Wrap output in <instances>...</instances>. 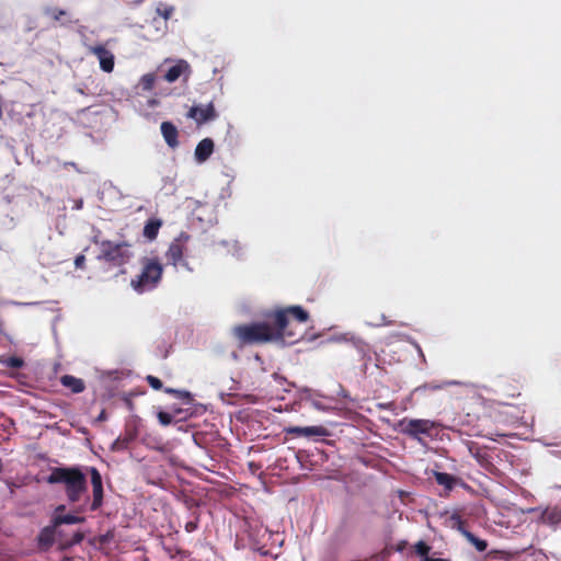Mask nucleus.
<instances>
[{"mask_svg":"<svg viewBox=\"0 0 561 561\" xmlns=\"http://www.w3.org/2000/svg\"><path fill=\"white\" fill-rule=\"evenodd\" d=\"M191 236L184 231H182L176 238L172 240L169 244L168 250L164 253L167 263L172 265L173 267H178L179 265H183L185 267L188 266V263L184 259V253L186 252V244L190 241Z\"/></svg>","mask_w":561,"mask_h":561,"instance_id":"5","label":"nucleus"},{"mask_svg":"<svg viewBox=\"0 0 561 561\" xmlns=\"http://www.w3.org/2000/svg\"><path fill=\"white\" fill-rule=\"evenodd\" d=\"M267 319L270 322L237 325L233 329V335L241 345L264 344L272 341L294 344L302 336V333L296 330L294 322L307 323L309 313L300 306H290L268 313Z\"/></svg>","mask_w":561,"mask_h":561,"instance_id":"1","label":"nucleus"},{"mask_svg":"<svg viewBox=\"0 0 561 561\" xmlns=\"http://www.w3.org/2000/svg\"><path fill=\"white\" fill-rule=\"evenodd\" d=\"M23 359L16 356H12L8 360V366L11 368H21L23 366Z\"/></svg>","mask_w":561,"mask_h":561,"instance_id":"31","label":"nucleus"},{"mask_svg":"<svg viewBox=\"0 0 561 561\" xmlns=\"http://www.w3.org/2000/svg\"><path fill=\"white\" fill-rule=\"evenodd\" d=\"M83 539V535L81 533H76L73 535V537L68 540L65 545L67 546H72V545H77V543H80Z\"/></svg>","mask_w":561,"mask_h":561,"instance_id":"33","label":"nucleus"},{"mask_svg":"<svg viewBox=\"0 0 561 561\" xmlns=\"http://www.w3.org/2000/svg\"><path fill=\"white\" fill-rule=\"evenodd\" d=\"M156 76L153 73H146L140 78V87L144 91H151L154 87Z\"/></svg>","mask_w":561,"mask_h":561,"instance_id":"25","label":"nucleus"},{"mask_svg":"<svg viewBox=\"0 0 561 561\" xmlns=\"http://www.w3.org/2000/svg\"><path fill=\"white\" fill-rule=\"evenodd\" d=\"M91 54H93L100 62V68L104 72H112L115 66V57L111 50L102 45L90 47Z\"/></svg>","mask_w":561,"mask_h":561,"instance_id":"11","label":"nucleus"},{"mask_svg":"<svg viewBox=\"0 0 561 561\" xmlns=\"http://www.w3.org/2000/svg\"><path fill=\"white\" fill-rule=\"evenodd\" d=\"M146 380L149 383V386L154 390H161L163 387L162 381L156 376L148 375L146 377Z\"/></svg>","mask_w":561,"mask_h":561,"instance_id":"30","label":"nucleus"},{"mask_svg":"<svg viewBox=\"0 0 561 561\" xmlns=\"http://www.w3.org/2000/svg\"><path fill=\"white\" fill-rule=\"evenodd\" d=\"M284 432L287 435H291L295 437L305 436V437H311V436H320L325 437L330 435V432L327 427L322 425H316V426H289L285 427Z\"/></svg>","mask_w":561,"mask_h":561,"instance_id":"10","label":"nucleus"},{"mask_svg":"<svg viewBox=\"0 0 561 561\" xmlns=\"http://www.w3.org/2000/svg\"><path fill=\"white\" fill-rule=\"evenodd\" d=\"M3 471V462H2V459L0 458V473Z\"/></svg>","mask_w":561,"mask_h":561,"instance_id":"40","label":"nucleus"},{"mask_svg":"<svg viewBox=\"0 0 561 561\" xmlns=\"http://www.w3.org/2000/svg\"><path fill=\"white\" fill-rule=\"evenodd\" d=\"M163 274V265L158 257H144L141 272L131 279L130 285L137 293L151 290L158 286Z\"/></svg>","mask_w":561,"mask_h":561,"instance_id":"3","label":"nucleus"},{"mask_svg":"<svg viewBox=\"0 0 561 561\" xmlns=\"http://www.w3.org/2000/svg\"><path fill=\"white\" fill-rule=\"evenodd\" d=\"M89 472L91 476V485H92V501L90 503L89 510L91 512H95L103 505L104 499V490L102 476L100 471L95 467H90Z\"/></svg>","mask_w":561,"mask_h":561,"instance_id":"6","label":"nucleus"},{"mask_svg":"<svg viewBox=\"0 0 561 561\" xmlns=\"http://www.w3.org/2000/svg\"><path fill=\"white\" fill-rule=\"evenodd\" d=\"M191 72L192 70L190 64L184 59H180L176 61L175 65L168 69L163 78L165 81L172 83L183 76L184 80L187 81V79L191 76Z\"/></svg>","mask_w":561,"mask_h":561,"instance_id":"12","label":"nucleus"},{"mask_svg":"<svg viewBox=\"0 0 561 561\" xmlns=\"http://www.w3.org/2000/svg\"><path fill=\"white\" fill-rule=\"evenodd\" d=\"M161 225L162 222L159 219H149L144 227V237L150 241L154 240L159 233Z\"/></svg>","mask_w":561,"mask_h":561,"instance_id":"22","label":"nucleus"},{"mask_svg":"<svg viewBox=\"0 0 561 561\" xmlns=\"http://www.w3.org/2000/svg\"><path fill=\"white\" fill-rule=\"evenodd\" d=\"M50 484H62L67 500L71 504L80 502L87 494V477L78 467L54 468L47 478Z\"/></svg>","mask_w":561,"mask_h":561,"instance_id":"2","label":"nucleus"},{"mask_svg":"<svg viewBox=\"0 0 561 561\" xmlns=\"http://www.w3.org/2000/svg\"><path fill=\"white\" fill-rule=\"evenodd\" d=\"M113 539H114V533L112 530H108V531H106V534H103V535H100L99 537H96L95 540L100 546H104V545L110 543Z\"/></svg>","mask_w":561,"mask_h":561,"instance_id":"29","label":"nucleus"},{"mask_svg":"<svg viewBox=\"0 0 561 561\" xmlns=\"http://www.w3.org/2000/svg\"><path fill=\"white\" fill-rule=\"evenodd\" d=\"M467 447L469 454L477 460V462L482 468H484L485 470H491L494 467L490 449L486 446H481L474 442H468Z\"/></svg>","mask_w":561,"mask_h":561,"instance_id":"9","label":"nucleus"},{"mask_svg":"<svg viewBox=\"0 0 561 561\" xmlns=\"http://www.w3.org/2000/svg\"><path fill=\"white\" fill-rule=\"evenodd\" d=\"M137 430L135 427H126L123 435L118 436L112 444L111 449L113 451L126 450L130 443L137 437Z\"/></svg>","mask_w":561,"mask_h":561,"instance_id":"14","label":"nucleus"},{"mask_svg":"<svg viewBox=\"0 0 561 561\" xmlns=\"http://www.w3.org/2000/svg\"><path fill=\"white\" fill-rule=\"evenodd\" d=\"M423 561H449V560L440 559V558H430V557H426L425 559H423Z\"/></svg>","mask_w":561,"mask_h":561,"instance_id":"37","label":"nucleus"},{"mask_svg":"<svg viewBox=\"0 0 561 561\" xmlns=\"http://www.w3.org/2000/svg\"><path fill=\"white\" fill-rule=\"evenodd\" d=\"M457 529L466 537V539L476 547L479 552H483L488 548V542L483 539L478 538L472 533L465 528L463 522L460 517H457Z\"/></svg>","mask_w":561,"mask_h":561,"instance_id":"18","label":"nucleus"},{"mask_svg":"<svg viewBox=\"0 0 561 561\" xmlns=\"http://www.w3.org/2000/svg\"><path fill=\"white\" fill-rule=\"evenodd\" d=\"M75 265L77 268H84L85 266V256L83 254H79L75 259Z\"/></svg>","mask_w":561,"mask_h":561,"instance_id":"34","label":"nucleus"},{"mask_svg":"<svg viewBox=\"0 0 561 561\" xmlns=\"http://www.w3.org/2000/svg\"><path fill=\"white\" fill-rule=\"evenodd\" d=\"M214 141L210 138L202 139L195 148V159L198 162H205L214 152Z\"/></svg>","mask_w":561,"mask_h":561,"instance_id":"16","label":"nucleus"},{"mask_svg":"<svg viewBox=\"0 0 561 561\" xmlns=\"http://www.w3.org/2000/svg\"><path fill=\"white\" fill-rule=\"evenodd\" d=\"M186 116L196 122V124L203 125L208 122L215 121L218 117V113L215 110L214 103L209 102L206 105H193Z\"/></svg>","mask_w":561,"mask_h":561,"instance_id":"7","label":"nucleus"},{"mask_svg":"<svg viewBox=\"0 0 561 561\" xmlns=\"http://www.w3.org/2000/svg\"><path fill=\"white\" fill-rule=\"evenodd\" d=\"M436 426V423L425 419H413L405 423L403 432L413 438H419V435H431L432 430Z\"/></svg>","mask_w":561,"mask_h":561,"instance_id":"8","label":"nucleus"},{"mask_svg":"<svg viewBox=\"0 0 561 561\" xmlns=\"http://www.w3.org/2000/svg\"><path fill=\"white\" fill-rule=\"evenodd\" d=\"M414 549H415L416 554H419L420 557H423L425 559L426 557H428L427 554L431 550V547L426 542L420 540L414 546Z\"/></svg>","mask_w":561,"mask_h":561,"instance_id":"27","label":"nucleus"},{"mask_svg":"<svg viewBox=\"0 0 561 561\" xmlns=\"http://www.w3.org/2000/svg\"><path fill=\"white\" fill-rule=\"evenodd\" d=\"M354 347L356 348L359 359L365 360L370 359V347L367 343L362 340H357L353 342Z\"/></svg>","mask_w":561,"mask_h":561,"instance_id":"24","label":"nucleus"},{"mask_svg":"<svg viewBox=\"0 0 561 561\" xmlns=\"http://www.w3.org/2000/svg\"><path fill=\"white\" fill-rule=\"evenodd\" d=\"M159 15L163 16L165 20H168L172 12H173V9L172 8H168V7H164L163 10H161L160 8L157 9Z\"/></svg>","mask_w":561,"mask_h":561,"instance_id":"35","label":"nucleus"},{"mask_svg":"<svg viewBox=\"0 0 561 561\" xmlns=\"http://www.w3.org/2000/svg\"><path fill=\"white\" fill-rule=\"evenodd\" d=\"M273 378H274L275 380H279V381H283V380H284V378H283V377H280V376H279L278 374H276V373H274V374H273Z\"/></svg>","mask_w":561,"mask_h":561,"instance_id":"38","label":"nucleus"},{"mask_svg":"<svg viewBox=\"0 0 561 561\" xmlns=\"http://www.w3.org/2000/svg\"><path fill=\"white\" fill-rule=\"evenodd\" d=\"M435 481L437 484L444 486L447 491H451L456 485L458 479L447 472H434Z\"/></svg>","mask_w":561,"mask_h":561,"instance_id":"21","label":"nucleus"},{"mask_svg":"<svg viewBox=\"0 0 561 561\" xmlns=\"http://www.w3.org/2000/svg\"><path fill=\"white\" fill-rule=\"evenodd\" d=\"M198 528V517L195 518V520H190L185 524L184 529L187 533H193Z\"/></svg>","mask_w":561,"mask_h":561,"instance_id":"32","label":"nucleus"},{"mask_svg":"<svg viewBox=\"0 0 561 561\" xmlns=\"http://www.w3.org/2000/svg\"><path fill=\"white\" fill-rule=\"evenodd\" d=\"M58 535V527L54 525L51 522V525L44 527L39 535H38V542L42 548H49L53 546V543L56 540V537Z\"/></svg>","mask_w":561,"mask_h":561,"instance_id":"17","label":"nucleus"},{"mask_svg":"<svg viewBox=\"0 0 561 561\" xmlns=\"http://www.w3.org/2000/svg\"><path fill=\"white\" fill-rule=\"evenodd\" d=\"M88 502H89V497H88V496H85V499H84V504H87ZM79 511H80V512H84V511H85V505H82V506L80 507V510H79Z\"/></svg>","mask_w":561,"mask_h":561,"instance_id":"39","label":"nucleus"},{"mask_svg":"<svg viewBox=\"0 0 561 561\" xmlns=\"http://www.w3.org/2000/svg\"><path fill=\"white\" fill-rule=\"evenodd\" d=\"M541 518L546 524L557 525L561 523V508L548 507L543 511Z\"/></svg>","mask_w":561,"mask_h":561,"instance_id":"23","label":"nucleus"},{"mask_svg":"<svg viewBox=\"0 0 561 561\" xmlns=\"http://www.w3.org/2000/svg\"><path fill=\"white\" fill-rule=\"evenodd\" d=\"M164 392L172 394L173 397H175L176 399H180V400H184L187 402L192 401V394L190 391H186V390L165 388Z\"/></svg>","mask_w":561,"mask_h":561,"instance_id":"26","label":"nucleus"},{"mask_svg":"<svg viewBox=\"0 0 561 561\" xmlns=\"http://www.w3.org/2000/svg\"><path fill=\"white\" fill-rule=\"evenodd\" d=\"M44 14L49 16L54 22L60 23V25L71 23L70 20L66 19L69 15L68 12L57 7H46L44 9Z\"/></svg>","mask_w":561,"mask_h":561,"instance_id":"20","label":"nucleus"},{"mask_svg":"<svg viewBox=\"0 0 561 561\" xmlns=\"http://www.w3.org/2000/svg\"><path fill=\"white\" fill-rule=\"evenodd\" d=\"M106 419H107L106 412H105V410H102L101 413L99 414V416L96 417V421L98 422H103Z\"/></svg>","mask_w":561,"mask_h":561,"instance_id":"36","label":"nucleus"},{"mask_svg":"<svg viewBox=\"0 0 561 561\" xmlns=\"http://www.w3.org/2000/svg\"><path fill=\"white\" fill-rule=\"evenodd\" d=\"M157 417H158L160 424L163 426H168L173 422V416L170 413L164 412V411L158 412Z\"/></svg>","mask_w":561,"mask_h":561,"instance_id":"28","label":"nucleus"},{"mask_svg":"<svg viewBox=\"0 0 561 561\" xmlns=\"http://www.w3.org/2000/svg\"><path fill=\"white\" fill-rule=\"evenodd\" d=\"M60 383L69 389L72 393H81L85 390V382L83 379L72 375H62L59 379Z\"/></svg>","mask_w":561,"mask_h":561,"instance_id":"19","label":"nucleus"},{"mask_svg":"<svg viewBox=\"0 0 561 561\" xmlns=\"http://www.w3.org/2000/svg\"><path fill=\"white\" fill-rule=\"evenodd\" d=\"M160 129L164 141L170 148L175 149L179 147V130L173 123L162 122Z\"/></svg>","mask_w":561,"mask_h":561,"instance_id":"15","label":"nucleus"},{"mask_svg":"<svg viewBox=\"0 0 561 561\" xmlns=\"http://www.w3.org/2000/svg\"><path fill=\"white\" fill-rule=\"evenodd\" d=\"M66 510V506L65 505H58L55 510V514L53 516V523L55 526L59 527L64 524H68V525H71V524H81L85 520L84 517L82 516H77V515H73V514H60L61 512H64Z\"/></svg>","mask_w":561,"mask_h":561,"instance_id":"13","label":"nucleus"},{"mask_svg":"<svg viewBox=\"0 0 561 561\" xmlns=\"http://www.w3.org/2000/svg\"><path fill=\"white\" fill-rule=\"evenodd\" d=\"M129 242H113L104 240L101 242V252L98 255L99 261H104L111 266L121 267L126 265L134 256Z\"/></svg>","mask_w":561,"mask_h":561,"instance_id":"4","label":"nucleus"}]
</instances>
